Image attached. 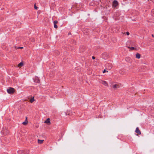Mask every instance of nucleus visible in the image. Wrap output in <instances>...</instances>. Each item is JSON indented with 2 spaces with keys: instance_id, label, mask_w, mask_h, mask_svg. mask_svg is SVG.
<instances>
[{
  "instance_id": "39448f33",
  "label": "nucleus",
  "mask_w": 154,
  "mask_h": 154,
  "mask_svg": "<svg viewBox=\"0 0 154 154\" xmlns=\"http://www.w3.org/2000/svg\"><path fill=\"white\" fill-rule=\"evenodd\" d=\"M101 83L102 84H103V85L106 86H108V85L107 83L105 81H101Z\"/></svg>"
},
{
  "instance_id": "f257e3e1",
  "label": "nucleus",
  "mask_w": 154,
  "mask_h": 154,
  "mask_svg": "<svg viewBox=\"0 0 154 154\" xmlns=\"http://www.w3.org/2000/svg\"><path fill=\"white\" fill-rule=\"evenodd\" d=\"M18 154H29V150H26L24 151H20L18 152Z\"/></svg>"
},
{
  "instance_id": "5701e85b",
  "label": "nucleus",
  "mask_w": 154,
  "mask_h": 154,
  "mask_svg": "<svg viewBox=\"0 0 154 154\" xmlns=\"http://www.w3.org/2000/svg\"><path fill=\"white\" fill-rule=\"evenodd\" d=\"M92 58L93 59H95V57H94V56H93L92 57Z\"/></svg>"
},
{
  "instance_id": "b1692460",
  "label": "nucleus",
  "mask_w": 154,
  "mask_h": 154,
  "mask_svg": "<svg viewBox=\"0 0 154 154\" xmlns=\"http://www.w3.org/2000/svg\"><path fill=\"white\" fill-rule=\"evenodd\" d=\"M152 36L153 37H154V35L153 34L152 35Z\"/></svg>"
},
{
  "instance_id": "dca6fc26",
  "label": "nucleus",
  "mask_w": 154,
  "mask_h": 154,
  "mask_svg": "<svg viewBox=\"0 0 154 154\" xmlns=\"http://www.w3.org/2000/svg\"><path fill=\"white\" fill-rule=\"evenodd\" d=\"M30 41L32 42H34L35 41V39L34 38H31L30 39Z\"/></svg>"
},
{
  "instance_id": "f8f14e48",
  "label": "nucleus",
  "mask_w": 154,
  "mask_h": 154,
  "mask_svg": "<svg viewBox=\"0 0 154 154\" xmlns=\"http://www.w3.org/2000/svg\"><path fill=\"white\" fill-rule=\"evenodd\" d=\"M34 97H33L31 99L30 102L31 103H32L34 101Z\"/></svg>"
},
{
  "instance_id": "4be33fe9",
  "label": "nucleus",
  "mask_w": 154,
  "mask_h": 154,
  "mask_svg": "<svg viewBox=\"0 0 154 154\" xmlns=\"http://www.w3.org/2000/svg\"><path fill=\"white\" fill-rule=\"evenodd\" d=\"M23 48V47H20L18 48H17L22 49Z\"/></svg>"
},
{
  "instance_id": "9d476101",
  "label": "nucleus",
  "mask_w": 154,
  "mask_h": 154,
  "mask_svg": "<svg viewBox=\"0 0 154 154\" xmlns=\"http://www.w3.org/2000/svg\"><path fill=\"white\" fill-rule=\"evenodd\" d=\"M140 54L137 53L136 54V58L137 59H140Z\"/></svg>"
},
{
  "instance_id": "f3484780",
  "label": "nucleus",
  "mask_w": 154,
  "mask_h": 154,
  "mask_svg": "<svg viewBox=\"0 0 154 154\" xmlns=\"http://www.w3.org/2000/svg\"><path fill=\"white\" fill-rule=\"evenodd\" d=\"M54 27L55 28H57V26L56 25V24H54Z\"/></svg>"
},
{
  "instance_id": "7ed1b4c3",
  "label": "nucleus",
  "mask_w": 154,
  "mask_h": 154,
  "mask_svg": "<svg viewBox=\"0 0 154 154\" xmlns=\"http://www.w3.org/2000/svg\"><path fill=\"white\" fill-rule=\"evenodd\" d=\"M112 88L114 89H116L119 88V86L118 84H115L112 85Z\"/></svg>"
},
{
  "instance_id": "6e6552de",
  "label": "nucleus",
  "mask_w": 154,
  "mask_h": 154,
  "mask_svg": "<svg viewBox=\"0 0 154 154\" xmlns=\"http://www.w3.org/2000/svg\"><path fill=\"white\" fill-rule=\"evenodd\" d=\"M118 3L117 1L116 0L114 1L113 2V5L114 7H116L118 5Z\"/></svg>"
},
{
  "instance_id": "1a4fd4ad",
  "label": "nucleus",
  "mask_w": 154,
  "mask_h": 154,
  "mask_svg": "<svg viewBox=\"0 0 154 154\" xmlns=\"http://www.w3.org/2000/svg\"><path fill=\"white\" fill-rule=\"evenodd\" d=\"M45 123L47 124H50V120L49 118L47 119L45 122Z\"/></svg>"
},
{
  "instance_id": "ddd939ff",
  "label": "nucleus",
  "mask_w": 154,
  "mask_h": 154,
  "mask_svg": "<svg viewBox=\"0 0 154 154\" xmlns=\"http://www.w3.org/2000/svg\"><path fill=\"white\" fill-rule=\"evenodd\" d=\"M23 62H21L18 65V67L22 66H23Z\"/></svg>"
},
{
  "instance_id": "4468645a",
  "label": "nucleus",
  "mask_w": 154,
  "mask_h": 154,
  "mask_svg": "<svg viewBox=\"0 0 154 154\" xmlns=\"http://www.w3.org/2000/svg\"><path fill=\"white\" fill-rule=\"evenodd\" d=\"M151 14L152 16H154V9L152 11Z\"/></svg>"
},
{
  "instance_id": "2eb2a0df",
  "label": "nucleus",
  "mask_w": 154,
  "mask_h": 154,
  "mask_svg": "<svg viewBox=\"0 0 154 154\" xmlns=\"http://www.w3.org/2000/svg\"><path fill=\"white\" fill-rule=\"evenodd\" d=\"M128 48H129L131 50H134L135 49L134 48V47H128Z\"/></svg>"
},
{
  "instance_id": "a211bd4d",
  "label": "nucleus",
  "mask_w": 154,
  "mask_h": 154,
  "mask_svg": "<svg viewBox=\"0 0 154 154\" xmlns=\"http://www.w3.org/2000/svg\"><path fill=\"white\" fill-rule=\"evenodd\" d=\"M58 21L57 20L54 21V24H56L57 23Z\"/></svg>"
},
{
  "instance_id": "9b49d317",
  "label": "nucleus",
  "mask_w": 154,
  "mask_h": 154,
  "mask_svg": "<svg viewBox=\"0 0 154 154\" xmlns=\"http://www.w3.org/2000/svg\"><path fill=\"white\" fill-rule=\"evenodd\" d=\"M44 141V140H40L38 139V143L42 144L43 143Z\"/></svg>"
},
{
  "instance_id": "0eeeda50",
  "label": "nucleus",
  "mask_w": 154,
  "mask_h": 154,
  "mask_svg": "<svg viewBox=\"0 0 154 154\" xmlns=\"http://www.w3.org/2000/svg\"><path fill=\"white\" fill-rule=\"evenodd\" d=\"M28 122V121H27V117H26L25 121L23 122L22 124L24 125H26L27 124Z\"/></svg>"
},
{
  "instance_id": "aec40b11",
  "label": "nucleus",
  "mask_w": 154,
  "mask_h": 154,
  "mask_svg": "<svg viewBox=\"0 0 154 154\" xmlns=\"http://www.w3.org/2000/svg\"><path fill=\"white\" fill-rule=\"evenodd\" d=\"M108 72V71H107L106 70V69H104V70L103 71V73H105V72Z\"/></svg>"
},
{
  "instance_id": "20e7f679",
  "label": "nucleus",
  "mask_w": 154,
  "mask_h": 154,
  "mask_svg": "<svg viewBox=\"0 0 154 154\" xmlns=\"http://www.w3.org/2000/svg\"><path fill=\"white\" fill-rule=\"evenodd\" d=\"M34 81L35 82L37 83H39L40 82V80L39 79L38 77H35V79L34 80Z\"/></svg>"
},
{
  "instance_id": "412c9836",
  "label": "nucleus",
  "mask_w": 154,
  "mask_h": 154,
  "mask_svg": "<svg viewBox=\"0 0 154 154\" xmlns=\"http://www.w3.org/2000/svg\"><path fill=\"white\" fill-rule=\"evenodd\" d=\"M126 33L127 35H129V33L128 32H127Z\"/></svg>"
},
{
  "instance_id": "f03ea898",
  "label": "nucleus",
  "mask_w": 154,
  "mask_h": 154,
  "mask_svg": "<svg viewBox=\"0 0 154 154\" xmlns=\"http://www.w3.org/2000/svg\"><path fill=\"white\" fill-rule=\"evenodd\" d=\"M14 89L11 88H10L7 89V91L9 94H13L14 93Z\"/></svg>"
},
{
  "instance_id": "6ab92c4d",
  "label": "nucleus",
  "mask_w": 154,
  "mask_h": 154,
  "mask_svg": "<svg viewBox=\"0 0 154 154\" xmlns=\"http://www.w3.org/2000/svg\"><path fill=\"white\" fill-rule=\"evenodd\" d=\"M34 8L35 9H38V7L36 6L35 4L34 5Z\"/></svg>"
},
{
  "instance_id": "423d86ee",
  "label": "nucleus",
  "mask_w": 154,
  "mask_h": 154,
  "mask_svg": "<svg viewBox=\"0 0 154 154\" xmlns=\"http://www.w3.org/2000/svg\"><path fill=\"white\" fill-rule=\"evenodd\" d=\"M135 132L136 133H137V134L139 135L140 134H141V132L139 130L138 127L136 128L135 130Z\"/></svg>"
}]
</instances>
